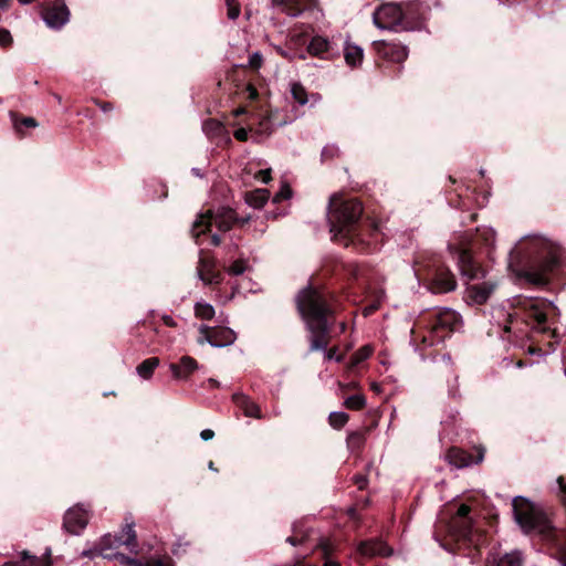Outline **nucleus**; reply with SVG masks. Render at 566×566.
Segmentation results:
<instances>
[{
  "instance_id": "1",
  "label": "nucleus",
  "mask_w": 566,
  "mask_h": 566,
  "mask_svg": "<svg viewBox=\"0 0 566 566\" xmlns=\"http://www.w3.org/2000/svg\"><path fill=\"white\" fill-rule=\"evenodd\" d=\"M562 248L538 234L525 235L509 252V266L516 277L532 285H545L560 263Z\"/></svg>"
},
{
  "instance_id": "2",
  "label": "nucleus",
  "mask_w": 566,
  "mask_h": 566,
  "mask_svg": "<svg viewBox=\"0 0 566 566\" xmlns=\"http://www.w3.org/2000/svg\"><path fill=\"white\" fill-rule=\"evenodd\" d=\"M296 308L310 333V350H322L328 360L340 361L337 348L327 349L336 310L327 295L312 285L303 287L295 297Z\"/></svg>"
},
{
  "instance_id": "3",
  "label": "nucleus",
  "mask_w": 566,
  "mask_h": 566,
  "mask_svg": "<svg viewBox=\"0 0 566 566\" xmlns=\"http://www.w3.org/2000/svg\"><path fill=\"white\" fill-rule=\"evenodd\" d=\"M515 312L512 313L503 305L492 306L489 312L488 331L489 336H497L502 339L507 338L505 334L512 333L516 324V316L521 315L526 324L541 332L548 329V318L557 315V307L551 301L539 297L520 296L516 300Z\"/></svg>"
},
{
  "instance_id": "4",
  "label": "nucleus",
  "mask_w": 566,
  "mask_h": 566,
  "mask_svg": "<svg viewBox=\"0 0 566 566\" xmlns=\"http://www.w3.org/2000/svg\"><path fill=\"white\" fill-rule=\"evenodd\" d=\"M361 213L363 207L358 200H343L337 193L332 195L328 202V223L333 239L356 235Z\"/></svg>"
},
{
  "instance_id": "5",
  "label": "nucleus",
  "mask_w": 566,
  "mask_h": 566,
  "mask_svg": "<svg viewBox=\"0 0 566 566\" xmlns=\"http://www.w3.org/2000/svg\"><path fill=\"white\" fill-rule=\"evenodd\" d=\"M515 522L526 534H539L546 539H554L557 531L547 514L526 497L515 496L512 502Z\"/></svg>"
},
{
  "instance_id": "6",
  "label": "nucleus",
  "mask_w": 566,
  "mask_h": 566,
  "mask_svg": "<svg viewBox=\"0 0 566 566\" xmlns=\"http://www.w3.org/2000/svg\"><path fill=\"white\" fill-rule=\"evenodd\" d=\"M413 272L418 281L422 282L427 290L433 294H444L457 289L454 274L438 256L417 260Z\"/></svg>"
},
{
  "instance_id": "7",
  "label": "nucleus",
  "mask_w": 566,
  "mask_h": 566,
  "mask_svg": "<svg viewBox=\"0 0 566 566\" xmlns=\"http://www.w3.org/2000/svg\"><path fill=\"white\" fill-rule=\"evenodd\" d=\"M134 527V522L126 523L119 535H104L93 549L84 551L83 555L91 558L101 556L111 560L118 554L117 549L120 546H127L130 552L136 553L137 541Z\"/></svg>"
},
{
  "instance_id": "8",
  "label": "nucleus",
  "mask_w": 566,
  "mask_h": 566,
  "mask_svg": "<svg viewBox=\"0 0 566 566\" xmlns=\"http://www.w3.org/2000/svg\"><path fill=\"white\" fill-rule=\"evenodd\" d=\"M233 223H235V212L231 208H220L216 212L207 211L206 213L199 214L197 220L193 222L191 233L198 242V239L206 231L210 230L211 227H216L219 231H229Z\"/></svg>"
},
{
  "instance_id": "9",
  "label": "nucleus",
  "mask_w": 566,
  "mask_h": 566,
  "mask_svg": "<svg viewBox=\"0 0 566 566\" xmlns=\"http://www.w3.org/2000/svg\"><path fill=\"white\" fill-rule=\"evenodd\" d=\"M402 9L398 3H385L373 13L374 24L381 30H396L402 22Z\"/></svg>"
},
{
  "instance_id": "10",
  "label": "nucleus",
  "mask_w": 566,
  "mask_h": 566,
  "mask_svg": "<svg viewBox=\"0 0 566 566\" xmlns=\"http://www.w3.org/2000/svg\"><path fill=\"white\" fill-rule=\"evenodd\" d=\"M450 253L457 260L458 268L463 279L471 281L483 275V271L475 262L471 251L464 247L449 245Z\"/></svg>"
},
{
  "instance_id": "11",
  "label": "nucleus",
  "mask_w": 566,
  "mask_h": 566,
  "mask_svg": "<svg viewBox=\"0 0 566 566\" xmlns=\"http://www.w3.org/2000/svg\"><path fill=\"white\" fill-rule=\"evenodd\" d=\"M201 337L198 339L200 344L208 343L216 348H222L232 345L235 339V333L229 327H210L201 325L199 327Z\"/></svg>"
},
{
  "instance_id": "12",
  "label": "nucleus",
  "mask_w": 566,
  "mask_h": 566,
  "mask_svg": "<svg viewBox=\"0 0 566 566\" xmlns=\"http://www.w3.org/2000/svg\"><path fill=\"white\" fill-rule=\"evenodd\" d=\"M88 512L82 505L69 509L64 514L63 527L72 535H80L88 523Z\"/></svg>"
},
{
  "instance_id": "13",
  "label": "nucleus",
  "mask_w": 566,
  "mask_h": 566,
  "mask_svg": "<svg viewBox=\"0 0 566 566\" xmlns=\"http://www.w3.org/2000/svg\"><path fill=\"white\" fill-rule=\"evenodd\" d=\"M432 334L437 340H442L447 334L454 328L458 321V313L451 308H442L433 314Z\"/></svg>"
},
{
  "instance_id": "14",
  "label": "nucleus",
  "mask_w": 566,
  "mask_h": 566,
  "mask_svg": "<svg viewBox=\"0 0 566 566\" xmlns=\"http://www.w3.org/2000/svg\"><path fill=\"white\" fill-rule=\"evenodd\" d=\"M70 19V11L63 0H56L43 12L44 22L52 29L62 28Z\"/></svg>"
},
{
  "instance_id": "15",
  "label": "nucleus",
  "mask_w": 566,
  "mask_h": 566,
  "mask_svg": "<svg viewBox=\"0 0 566 566\" xmlns=\"http://www.w3.org/2000/svg\"><path fill=\"white\" fill-rule=\"evenodd\" d=\"M307 51L311 55L324 60H331L338 54L337 45L328 38L322 35H314L311 39Z\"/></svg>"
},
{
  "instance_id": "16",
  "label": "nucleus",
  "mask_w": 566,
  "mask_h": 566,
  "mask_svg": "<svg viewBox=\"0 0 566 566\" xmlns=\"http://www.w3.org/2000/svg\"><path fill=\"white\" fill-rule=\"evenodd\" d=\"M374 46L380 56L391 62L401 63L408 57L407 46L400 43L377 41Z\"/></svg>"
},
{
  "instance_id": "17",
  "label": "nucleus",
  "mask_w": 566,
  "mask_h": 566,
  "mask_svg": "<svg viewBox=\"0 0 566 566\" xmlns=\"http://www.w3.org/2000/svg\"><path fill=\"white\" fill-rule=\"evenodd\" d=\"M470 511L469 505L461 504L451 523L453 532L463 539H469L472 533V522L469 517Z\"/></svg>"
},
{
  "instance_id": "18",
  "label": "nucleus",
  "mask_w": 566,
  "mask_h": 566,
  "mask_svg": "<svg viewBox=\"0 0 566 566\" xmlns=\"http://www.w3.org/2000/svg\"><path fill=\"white\" fill-rule=\"evenodd\" d=\"M357 552L359 555L367 558L376 556L387 557L392 555V548L379 538L360 542L357 547Z\"/></svg>"
},
{
  "instance_id": "19",
  "label": "nucleus",
  "mask_w": 566,
  "mask_h": 566,
  "mask_svg": "<svg viewBox=\"0 0 566 566\" xmlns=\"http://www.w3.org/2000/svg\"><path fill=\"white\" fill-rule=\"evenodd\" d=\"M197 275L207 285L219 284L222 279L221 273L214 271V262L206 258L199 259Z\"/></svg>"
},
{
  "instance_id": "20",
  "label": "nucleus",
  "mask_w": 566,
  "mask_h": 566,
  "mask_svg": "<svg viewBox=\"0 0 566 566\" xmlns=\"http://www.w3.org/2000/svg\"><path fill=\"white\" fill-rule=\"evenodd\" d=\"M523 559L518 551L510 553H493L486 562V566H522Z\"/></svg>"
},
{
  "instance_id": "21",
  "label": "nucleus",
  "mask_w": 566,
  "mask_h": 566,
  "mask_svg": "<svg viewBox=\"0 0 566 566\" xmlns=\"http://www.w3.org/2000/svg\"><path fill=\"white\" fill-rule=\"evenodd\" d=\"M494 289L495 285L490 282L473 284L468 287V297L476 304H483L489 300Z\"/></svg>"
},
{
  "instance_id": "22",
  "label": "nucleus",
  "mask_w": 566,
  "mask_h": 566,
  "mask_svg": "<svg viewBox=\"0 0 566 566\" xmlns=\"http://www.w3.org/2000/svg\"><path fill=\"white\" fill-rule=\"evenodd\" d=\"M447 457L450 464L454 465L458 469L469 467L472 463H479L483 459V454L481 453L479 458L474 461L471 454L458 448H451Z\"/></svg>"
},
{
  "instance_id": "23",
  "label": "nucleus",
  "mask_w": 566,
  "mask_h": 566,
  "mask_svg": "<svg viewBox=\"0 0 566 566\" xmlns=\"http://www.w3.org/2000/svg\"><path fill=\"white\" fill-rule=\"evenodd\" d=\"M169 368L176 379H186L198 368V363L190 356H182L179 364H170Z\"/></svg>"
},
{
  "instance_id": "24",
  "label": "nucleus",
  "mask_w": 566,
  "mask_h": 566,
  "mask_svg": "<svg viewBox=\"0 0 566 566\" xmlns=\"http://www.w3.org/2000/svg\"><path fill=\"white\" fill-rule=\"evenodd\" d=\"M203 133L209 137H223L227 143H231V138L227 135L226 128L219 120L216 119H207L202 124Z\"/></svg>"
},
{
  "instance_id": "25",
  "label": "nucleus",
  "mask_w": 566,
  "mask_h": 566,
  "mask_svg": "<svg viewBox=\"0 0 566 566\" xmlns=\"http://www.w3.org/2000/svg\"><path fill=\"white\" fill-rule=\"evenodd\" d=\"M234 401L243 409L244 415L247 417H253L260 419L261 412L259 406L250 400L247 396L243 394H235L233 396Z\"/></svg>"
},
{
  "instance_id": "26",
  "label": "nucleus",
  "mask_w": 566,
  "mask_h": 566,
  "mask_svg": "<svg viewBox=\"0 0 566 566\" xmlns=\"http://www.w3.org/2000/svg\"><path fill=\"white\" fill-rule=\"evenodd\" d=\"M274 3L283 6V11L290 17H298L306 7L308 0H273Z\"/></svg>"
},
{
  "instance_id": "27",
  "label": "nucleus",
  "mask_w": 566,
  "mask_h": 566,
  "mask_svg": "<svg viewBox=\"0 0 566 566\" xmlns=\"http://www.w3.org/2000/svg\"><path fill=\"white\" fill-rule=\"evenodd\" d=\"M346 63L350 66L361 64L364 50L359 45L347 43L344 48Z\"/></svg>"
},
{
  "instance_id": "28",
  "label": "nucleus",
  "mask_w": 566,
  "mask_h": 566,
  "mask_svg": "<svg viewBox=\"0 0 566 566\" xmlns=\"http://www.w3.org/2000/svg\"><path fill=\"white\" fill-rule=\"evenodd\" d=\"M269 199V191L266 189H255L245 195V202L253 208H261Z\"/></svg>"
},
{
  "instance_id": "29",
  "label": "nucleus",
  "mask_w": 566,
  "mask_h": 566,
  "mask_svg": "<svg viewBox=\"0 0 566 566\" xmlns=\"http://www.w3.org/2000/svg\"><path fill=\"white\" fill-rule=\"evenodd\" d=\"M158 365L159 359L157 357H150L139 364L136 370L142 378L149 379Z\"/></svg>"
},
{
  "instance_id": "30",
  "label": "nucleus",
  "mask_w": 566,
  "mask_h": 566,
  "mask_svg": "<svg viewBox=\"0 0 566 566\" xmlns=\"http://www.w3.org/2000/svg\"><path fill=\"white\" fill-rule=\"evenodd\" d=\"M196 316L201 319H211L214 315V307L206 302H198L195 306Z\"/></svg>"
},
{
  "instance_id": "31",
  "label": "nucleus",
  "mask_w": 566,
  "mask_h": 566,
  "mask_svg": "<svg viewBox=\"0 0 566 566\" xmlns=\"http://www.w3.org/2000/svg\"><path fill=\"white\" fill-rule=\"evenodd\" d=\"M346 442H347L348 449H350L352 451H357L364 446L365 436L363 432H358V431L352 432L348 434Z\"/></svg>"
},
{
  "instance_id": "32",
  "label": "nucleus",
  "mask_w": 566,
  "mask_h": 566,
  "mask_svg": "<svg viewBox=\"0 0 566 566\" xmlns=\"http://www.w3.org/2000/svg\"><path fill=\"white\" fill-rule=\"evenodd\" d=\"M329 424L335 429L343 428L348 421V415L344 411H332L328 416Z\"/></svg>"
},
{
  "instance_id": "33",
  "label": "nucleus",
  "mask_w": 566,
  "mask_h": 566,
  "mask_svg": "<svg viewBox=\"0 0 566 566\" xmlns=\"http://www.w3.org/2000/svg\"><path fill=\"white\" fill-rule=\"evenodd\" d=\"M291 94L295 102L300 105H305L307 103V92L303 85L300 83H293L291 85Z\"/></svg>"
},
{
  "instance_id": "34",
  "label": "nucleus",
  "mask_w": 566,
  "mask_h": 566,
  "mask_svg": "<svg viewBox=\"0 0 566 566\" xmlns=\"http://www.w3.org/2000/svg\"><path fill=\"white\" fill-rule=\"evenodd\" d=\"M345 407L353 410H360L366 405V399L363 395H352L346 398Z\"/></svg>"
},
{
  "instance_id": "35",
  "label": "nucleus",
  "mask_w": 566,
  "mask_h": 566,
  "mask_svg": "<svg viewBox=\"0 0 566 566\" xmlns=\"http://www.w3.org/2000/svg\"><path fill=\"white\" fill-rule=\"evenodd\" d=\"M21 564L22 566H46L45 560L35 555L29 554L27 551L21 553Z\"/></svg>"
},
{
  "instance_id": "36",
  "label": "nucleus",
  "mask_w": 566,
  "mask_h": 566,
  "mask_svg": "<svg viewBox=\"0 0 566 566\" xmlns=\"http://www.w3.org/2000/svg\"><path fill=\"white\" fill-rule=\"evenodd\" d=\"M227 6V15L230 20H235L239 18L241 8L238 0H226Z\"/></svg>"
},
{
  "instance_id": "37",
  "label": "nucleus",
  "mask_w": 566,
  "mask_h": 566,
  "mask_svg": "<svg viewBox=\"0 0 566 566\" xmlns=\"http://www.w3.org/2000/svg\"><path fill=\"white\" fill-rule=\"evenodd\" d=\"M247 264L245 261L242 259L235 260L232 264H230L228 268H226V271L230 275H241L245 272Z\"/></svg>"
},
{
  "instance_id": "38",
  "label": "nucleus",
  "mask_w": 566,
  "mask_h": 566,
  "mask_svg": "<svg viewBox=\"0 0 566 566\" xmlns=\"http://www.w3.org/2000/svg\"><path fill=\"white\" fill-rule=\"evenodd\" d=\"M370 355H371V348L368 346H365L354 354L353 364L357 365V364L364 361L365 359H367Z\"/></svg>"
},
{
  "instance_id": "39",
  "label": "nucleus",
  "mask_w": 566,
  "mask_h": 566,
  "mask_svg": "<svg viewBox=\"0 0 566 566\" xmlns=\"http://www.w3.org/2000/svg\"><path fill=\"white\" fill-rule=\"evenodd\" d=\"M114 559H118L119 563L124 566H142L143 564L136 559V558H133V557H128L122 553H118Z\"/></svg>"
},
{
  "instance_id": "40",
  "label": "nucleus",
  "mask_w": 566,
  "mask_h": 566,
  "mask_svg": "<svg viewBox=\"0 0 566 566\" xmlns=\"http://www.w3.org/2000/svg\"><path fill=\"white\" fill-rule=\"evenodd\" d=\"M291 196H292V190H291V188L289 186L285 185L275 195L274 201L276 202V201H280V200H283V199H289V198H291Z\"/></svg>"
},
{
  "instance_id": "41",
  "label": "nucleus",
  "mask_w": 566,
  "mask_h": 566,
  "mask_svg": "<svg viewBox=\"0 0 566 566\" xmlns=\"http://www.w3.org/2000/svg\"><path fill=\"white\" fill-rule=\"evenodd\" d=\"M338 154V148L335 145H327L322 150V157L325 158H333Z\"/></svg>"
},
{
  "instance_id": "42",
  "label": "nucleus",
  "mask_w": 566,
  "mask_h": 566,
  "mask_svg": "<svg viewBox=\"0 0 566 566\" xmlns=\"http://www.w3.org/2000/svg\"><path fill=\"white\" fill-rule=\"evenodd\" d=\"M12 42L10 32L6 29H0V45L7 46Z\"/></svg>"
},
{
  "instance_id": "43",
  "label": "nucleus",
  "mask_w": 566,
  "mask_h": 566,
  "mask_svg": "<svg viewBox=\"0 0 566 566\" xmlns=\"http://www.w3.org/2000/svg\"><path fill=\"white\" fill-rule=\"evenodd\" d=\"M354 483L359 490H364L368 483L367 476L364 474H357L354 476Z\"/></svg>"
},
{
  "instance_id": "44",
  "label": "nucleus",
  "mask_w": 566,
  "mask_h": 566,
  "mask_svg": "<svg viewBox=\"0 0 566 566\" xmlns=\"http://www.w3.org/2000/svg\"><path fill=\"white\" fill-rule=\"evenodd\" d=\"M255 178L263 184H268L271 180V170L270 169L260 170L256 174Z\"/></svg>"
},
{
  "instance_id": "45",
  "label": "nucleus",
  "mask_w": 566,
  "mask_h": 566,
  "mask_svg": "<svg viewBox=\"0 0 566 566\" xmlns=\"http://www.w3.org/2000/svg\"><path fill=\"white\" fill-rule=\"evenodd\" d=\"M233 136L235 139H238L240 142H245V140H248V137H249V130L243 127L238 128L234 130Z\"/></svg>"
},
{
  "instance_id": "46",
  "label": "nucleus",
  "mask_w": 566,
  "mask_h": 566,
  "mask_svg": "<svg viewBox=\"0 0 566 566\" xmlns=\"http://www.w3.org/2000/svg\"><path fill=\"white\" fill-rule=\"evenodd\" d=\"M187 546H188L187 542H182L181 538H178L177 542L175 543L174 547H172V554L174 555H179L180 552H185V548Z\"/></svg>"
},
{
  "instance_id": "47",
  "label": "nucleus",
  "mask_w": 566,
  "mask_h": 566,
  "mask_svg": "<svg viewBox=\"0 0 566 566\" xmlns=\"http://www.w3.org/2000/svg\"><path fill=\"white\" fill-rule=\"evenodd\" d=\"M261 62L262 55L259 52H254L249 59V64L253 67H259L261 65Z\"/></svg>"
},
{
  "instance_id": "48",
  "label": "nucleus",
  "mask_w": 566,
  "mask_h": 566,
  "mask_svg": "<svg viewBox=\"0 0 566 566\" xmlns=\"http://www.w3.org/2000/svg\"><path fill=\"white\" fill-rule=\"evenodd\" d=\"M271 125H272V123H271L270 118H263L260 122L261 132L265 133L266 135L271 134V128H270Z\"/></svg>"
},
{
  "instance_id": "49",
  "label": "nucleus",
  "mask_w": 566,
  "mask_h": 566,
  "mask_svg": "<svg viewBox=\"0 0 566 566\" xmlns=\"http://www.w3.org/2000/svg\"><path fill=\"white\" fill-rule=\"evenodd\" d=\"M327 555H328V548H327V546H325L324 547V556H325L324 566H339L338 562L332 559Z\"/></svg>"
},
{
  "instance_id": "50",
  "label": "nucleus",
  "mask_w": 566,
  "mask_h": 566,
  "mask_svg": "<svg viewBox=\"0 0 566 566\" xmlns=\"http://www.w3.org/2000/svg\"><path fill=\"white\" fill-rule=\"evenodd\" d=\"M558 555L562 566H566V543L558 548Z\"/></svg>"
},
{
  "instance_id": "51",
  "label": "nucleus",
  "mask_w": 566,
  "mask_h": 566,
  "mask_svg": "<svg viewBox=\"0 0 566 566\" xmlns=\"http://www.w3.org/2000/svg\"><path fill=\"white\" fill-rule=\"evenodd\" d=\"M214 437V432L211 429H205L200 432V438L203 441H209Z\"/></svg>"
},
{
  "instance_id": "52",
  "label": "nucleus",
  "mask_w": 566,
  "mask_h": 566,
  "mask_svg": "<svg viewBox=\"0 0 566 566\" xmlns=\"http://www.w3.org/2000/svg\"><path fill=\"white\" fill-rule=\"evenodd\" d=\"M161 319L166 326H169V327L176 326V322L170 315H163Z\"/></svg>"
},
{
  "instance_id": "53",
  "label": "nucleus",
  "mask_w": 566,
  "mask_h": 566,
  "mask_svg": "<svg viewBox=\"0 0 566 566\" xmlns=\"http://www.w3.org/2000/svg\"><path fill=\"white\" fill-rule=\"evenodd\" d=\"M97 106L101 108L102 112L107 113L114 109L113 104L111 103H96Z\"/></svg>"
},
{
  "instance_id": "54",
  "label": "nucleus",
  "mask_w": 566,
  "mask_h": 566,
  "mask_svg": "<svg viewBox=\"0 0 566 566\" xmlns=\"http://www.w3.org/2000/svg\"><path fill=\"white\" fill-rule=\"evenodd\" d=\"M22 124L27 127H35L38 125L33 117H24Z\"/></svg>"
},
{
  "instance_id": "55",
  "label": "nucleus",
  "mask_w": 566,
  "mask_h": 566,
  "mask_svg": "<svg viewBox=\"0 0 566 566\" xmlns=\"http://www.w3.org/2000/svg\"><path fill=\"white\" fill-rule=\"evenodd\" d=\"M557 483L559 485L560 491L564 493V503L566 505V483L564 482L562 476L557 479Z\"/></svg>"
},
{
  "instance_id": "56",
  "label": "nucleus",
  "mask_w": 566,
  "mask_h": 566,
  "mask_svg": "<svg viewBox=\"0 0 566 566\" xmlns=\"http://www.w3.org/2000/svg\"><path fill=\"white\" fill-rule=\"evenodd\" d=\"M142 566H144V565H142ZM145 566H170V564L169 563H165L163 559H156L155 562L149 563V564H147Z\"/></svg>"
},
{
  "instance_id": "57",
  "label": "nucleus",
  "mask_w": 566,
  "mask_h": 566,
  "mask_svg": "<svg viewBox=\"0 0 566 566\" xmlns=\"http://www.w3.org/2000/svg\"><path fill=\"white\" fill-rule=\"evenodd\" d=\"M2 566H22L21 557L18 560H9L2 564Z\"/></svg>"
},
{
  "instance_id": "58",
  "label": "nucleus",
  "mask_w": 566,
  "mask_h": 566,
  "mask_svg": "<svg viewBox=\"0 0 566 566\" xmlns=\"http://www.w3.org/2000/svg\"><path fill=\"white\" fill-rule=\"evenodd\" d=\"M2 566H22L21 557L18 560H9L2 564Z\"/></svg>"
},
{
  "instance_id": "59",
  "label": "nucleus",
  "mask_w": 566,
  "mask_h": 566,
  "mask_svg": "<svg viewBox=\"0 0 566 566\" xmlns=\"http://www.w3.org/2000/svg\"><path fill=\"white\" fill-rule=\"evenodd\" d=\"M2 566H22L21 557L18 560H9L2 564Z\"/></svg>"
},
{
  "instance_id": "60",
  "label": "nucleus",
  "mask_w": 566,
  "mask_h": 566,
  "mask_svg": "<svg viewBox=\"0 0 566 566\" xmlns=\"http://www.w3.org/2000/svg\"><path fill=\"white\" fill-rule=\"evenodd\" d=\"M221 242L220 235L218 233H214L211 235V243L213 245H219Z\"/></svg>"
},
{
  "instance_id": "61",
  "label": "nucleus",
  "mask_w": 566,
  "mask_h": 566,
  "mask_svg": "<svg viewBox=\"0 0 566 566\" xmlns=\"http://www.w3.org/2000/svg\"><path fill=\"white\" fill-rule=\"evenodd\" d=\"M251 220V216H247L244 218H238L235 216V222L240 223V224H245L248 223L249 221Z\"/></svg>"
},
{
  "instance_id": "62",
  "label": "nucleus",
  "mask_w": 566,
  "mask_h": 566,
  "mask_svg": "<svg viewBox=\"0 0 566 566\" xmlns=\"http://www.w3.org/2000/svg\"><path fill=\"white\" fill-rule=\"evenodd\" d=\"M286 542H287L289 544L293 545V546H296V545H298V543H300V542H298L295 537H293V536H289V537L286 538Z\"/></svg>"
},
{
  "instance_id": "63",
  "label": "nucleus",
  "mask_w": 566,
  "mask_h": 566,
  "mask_svg": "<svg viewBox=\"0 0 566 566\" xmlns=\"http://www.w3.org/2000/svg\"><path fill=\"white\" fill-rule=\"evenodd\" d=\"M244 113H245V108H243V107H239V108H237V109L233 112V115L238 117V116L243 115Z\"/></svg>"
},
{
  "instance_id": "64",
  "label": "nucleus",
  "mask_w": 566,
  "mask_h": 566,
  "mask_svg": "<svg viewBox=\"0 0 566 566\" xmlns=\"http://www.w3.org/2000/svg\"><path fill=\"white\" fill-rule=\"evenodd\" d=\"M11 0H0V8L6 9L9 7Z\"/></svg>"
}]
</instances>
